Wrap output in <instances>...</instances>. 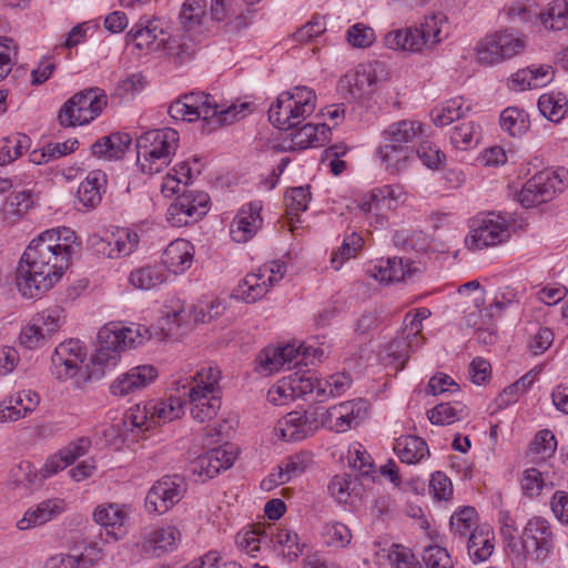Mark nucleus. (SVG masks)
Listing matches in <instances>:
<instances>
[{"label":"nucleus","instance_id":"obj_44","mask_svg":"<svg viewBox=\"0 0 568 568\" xmlns=\"http://www.w3.org/2000/svg\"><path fill=\"white\" fill-rule=\"evenodd\" d=\"M469 410L462 402L442 403L428 410L427 416L434 425H450L467 417Z\"/></svg>","mask_w":568,"mask_h":568},{"label":"nucleus","instance_id":"obj_64","mask_svg":"<svg viewBox=\"0 0 568 568\" xmlns=\"http://www.w3.org/2000/svg\"><path fill=\"white\" fill-rule=\"evenodd\" d=\"M557 449V440L549 429L539 430L531 443V450L541 456V458L550 457Z\"/></svg>","mask_w":568,"mask_h":568},{"label":"nucleus","instance_id":"obj_47","mask_svg":"<svg viewBox=\"0 0 568 568\" xmlns=\"http://www.w3.org/2000/svg\"><path fill=\"white\" fill-rule=\"evenodd\" d=\"M469 111V106H464L462 98H454L446 101L443 105L432 111V119L435 125L445 126L459 120Z\"/></svg>","mask_w":568,"mask_h":568},{"label":"nucleus","instance_id":"obj_43","mask_svg":"<svg viewBox=\"0 0 568 568\" xmlns=\"http://www.w3.org/2000/svg\"><path fill=\"white\" fill-rule=\"evenodd\" d=\"M493 540V532L487 527L474 529L466 539L468 555L471 560L475 562L487 560L494 551Z\"/></svg>","mask_w":568,"mask_h":568},{"label":"nucleus","instance_id":"obj_24","mask_svg":"<svg viewBox=\"0 0 568 568\" xmlns=\"http://www.w3.org/2000/svg\"><path fill=\"white\" fill-rule=\"evenodd\" d=\"M164 57L175 65H182L191 61L196 53V44L191 34L183 32L168 34L160 42Z\"/></svg>","mask_w":568,"mask_h":568},{"label":"nucleus","instance_id":"obj_29","mask_svg":"<svg viewBox=\"0 0 568 568\" xmlns=\"http://www.w3.org/2000/svg\"><path fill=\"white\" fill-rule=\"evenodd\" d=\"M185 404L186 399L182 390L180 393L176 392L175 395H171L166 399L150 402V420L154 425H162L179 419L185 413Z\"/></svg>","mask_w":568,"mask_h":568},{"label":"nucleus","instance_id":"obj_2","mask_svg":"<svg viewBox=\"0 0 568 568\" xmlns=\"http://www.w3.org/2000/svg\"><path fill=\"white\" fill-rule=\"evenodd\" d=\"M253 111L250 102L230 105H220L216 101L204 92H190L181 95L169 106V114L174 120L193 122L203 119L212 129L247 116Z\"/></svg>","mask_w":568,"mask_h":568},{"label":"nucleus","instance_id":"obj_18","mask_svg":"<svg viewBox=\"0 0 568 568\" xmlns=\"http://www.w3.org/2000/svg\"><path fill=\"white\" fill-rule=\"evenodd\" d=\"M165 36L160 19L142 17L126 33V40L141 52L156 53L161 51L160 42Z\"/></svg>","mask_w":568,"mask_h":568},{"label":"nucleus","instance_id":"obj_37","mask_svg":"<svg viewBox=\"0 0 568 568\" xmlns=\"http://www.w3.org/2000/svg\"><path fill=\"white\" fill-rule=\"evenodd\" d=\"M331 128L325 123H306L296 132L291 133L294 145L300 149L317 148L329 140Z\"/></svg>","mask_w":568,"mask_h":568},{"label":"nucleus","instance_id":"obj_60","mask_svg":"<svg viewBox=\"0 0 568 568\" xmlns=\"http://www.w3.org/2000/svg\"><path fill=\"white\" fill-rule=\"evenodd\" d=\"M477 126L473 122L456 125L450 133V142L456 149L466 150L478 141Z\"/></svg>","mask_w":568,"mask_h":568},{"label":"nucleus","instance_id":"obj_19","mask_svg":"<svg viewBox=\"0 0 568 568\" xmlns=\"http://www.w3.org/2000/svg\"><path fill=\"white\" fill-rule=\"evenodd\" d=\"M180 540V530L175 526L166 525L143 529L140 544L146 555L160 557L174 551Z\"/></svg>","mask_w":568,"mask_h":568},{"label":"nucleus","instance_id":"obj_10","mask_svg":"<svg viewBox=\"0 0 568 568\" xmlns=\"http://www.w3.org/2000/svg\"><path fill=\"white\" fill-rule=\"evenodd\" d=\"M568 184V171H542L529 179L518 193V201L525 207H532L550 201Z\"/></svg>","mask_w":568,"mask_h":568},{"label":"nucleus","instance_id":"obj_11","mask_svg":"<svg viewBox=\"0 0 568 568\" xmlns=\"http://www.w3.org/2000/svg\"><path fill=\"white\" fill-rule=\"evenodd\" d=\"M286 273V264L282 261H271L261 266L257 273L247 274L234 291L236 297L246 303H253L263 297L274 284Z\"/></svg>","mask_w":568,"mask_h":568},{"label":"nucleus","instance_id":"obj_27","mask_svg":"<svg viewBox=\"0 0 568 568\" xmlns=\"http://www.w3.org/2000/svg\"><path fill=\"white\" fill-rule=\"evenodd\" d=\"M194 257V246L184 239L172 241L163 252L162 263L166 271L174 274L184 273L191 267Z\"/></svg>","mask_w":568,"mask_h":568},{"label":"nucleus","instance_id":"obj_32","mask_svg":"<svg viewBox=\"0 0 568 568\" xmlns=\"http://www.w3.org/2000/svg\"><path fill=\"white\" fill-rule=\"evenodd\" d=\"M423 133V124L413 120H399L389 124L383 132V142L412 148V143Z\"/></svg>","mask_w":568,"mask_h":568},{"label":"nucleus","instance_id":"obj_53","mask_svg":"<svg viewBox=\"0 0 568 568\" xmlns=\"http://www.w3.org/2000/svg\"><path fill=\"white\" fill-rule=\"evenodd\" d=\"M384 44L393 50L420 51L414 28L396 29L388 32L384 38Z\"/></svg>","mask_w":568,"mask_h":568},{"label":"nucleus","instance_id":"obj_57","mask_svg":"<svg viewBox=\"0 0 568 568\" xmlns=\"http://www.w3.org/2000/svg\"><path fill=\"white\" fill-rule=\"evenodd\" d=\"M507 14L514 22L536 23L538 22L539 7L530 0H519L508 8Z\"/></svg>","mask_w":568,"mask_h":568},{"label":"nucleus","instance_id":"obj_34","mask_svg":"<svg viewBox=\"0 0 568 568\" xmlns=\"http://www.w3.org/2000/svg\"><path fill=\"white\" fill-rule=\"evenodd\" d=\"M358 209L364 214L373 215L376 227H384L387 224L386 212L393 210L381 187L373 189L365 194L359 201Z\"/></svg>","mask_w":568,"mask_h":568},{"label":"nucleus","instance_id":"obj_35","mask_svg":"<svg viewBox=\"0 0 568 568\" xmlns=\"http://www.w3.org/2000/svg\"><path fill=\"white\" fill-rule=\"evenodd\" d=\"M409 267L400 257L379 260L367 267V273L379 282H399L409 273Z\"/></svg>","mask_w":568,"mask_h":568},{"label":"nucleus","instance_id":"obj_40","mask_svg":"<svg viewBox=\"0 0 568 568\" xmlns=\"http://www.w3.org/2000/svg\"><path fill=\"white\" fill-rule=\"evenodd\" d=\"M132 138L128 133H112L92 144V153L99 158L119 159L128 150Z\"/></svg>","mask_w":568,"mask_h":568},{"label":"nucleus","instance_id":"obj_52","mask_svg":"<svg viewBox=\"0 0 568 568\" xmlns=\"http://www.w3.org/2000/svg\"><path fill=\"white\" fill-rule=\"evenodd\" d=\"M271 534L272 531H267V528L256 526L251 530L239 532L236 544L242 550L254 556V552L260 551L263 545L268 547L267 539Z\"/></svg>","mask_w":568,"mask_h":568},{"label":"nucleus","instance_id":"obj_5","mask_svg":"<svg viewBox=\"0 0 568 568\" xmlns=\"http://www.w3.org/2000/svg\"><path fill=\"white\" fill-rule=\"evenodd\" d=\"M179 133L171 128L151 130L136 140V163L145 174L161 172L171 163L179 145Z\"/></svg>","mask_w":568,"mask_h":568},{"label":"nucleus","instance_id":"obj_54","mask_svg":"<svg viewBox=\"0 0 568 568\" xmlns=\"http://www.w3.org/2000/svg\"><path fill=\"white\" fill-rule=\"evenodd\" d=\"M29 139L24 134H14L3 139L0 146V164L4 165L17 160L28 149Z\"/></svg>","mask_w":568,"mask_h":568},{"label":"nucleus","instance_id":"obj_39","mask_svg":"<svg viewBox=\"0 0 568 568\" xmlns=\"http://www.w3.org/2000/svg\"><path fill=\"white\" fill-rule=\"evenodd\" d=\"M394 452L402 463L417 464L429 455L426 442L418 436H402L394 444Z\"/></svg>","mask_w":568,"mask_h":568},{"label":"nucleus","instance_id":"obj_42","mask_svg":"<svg viewBox=\"0 0 568 568\" xmlns=\"http://www.w3.org/2000/svg\"><path fill=\"white\" fill-rule=\"evenodd\" d=\"M311 462V454L306 452H302L288 457L287 460L284 463V466L280 467L277 478H270L267 480H263L262 487L270 489L271 484L273 483L276 485H283L290 481L293 477L302 475L307 469Z\"/></svg>","mask_w":568,"mask_h":568},{"label":"nucleus","instance_id":"obj_17","mask_svg":"<svg viewBox=\"0 0 568 568\" xmlns=\"http://www.w3.org/2000/svg\"><path fill=\"white\" fill-rule=\"evenodd\" d=\"M321 426L318 412H291L280 419L275 433L286 442H300L314 434Z\"/></svg>","mask_w":568,"mask_h":568},{"label":"nucleus","instance_id":"obj_25","mask_svg":"<svg viewBox=\"0 0 568 568\" xmlns=\"http://www.w3.org/2000/svg\"><path fill=\"white\" fill-rule=\"evenodd\" d=\"M406 327L403 326L398 335L385 347L383 361L385 365H392L395 371L403 369L409 354L420 347L423 336L410 338L406 336Z\"/></svg>","mask_w":568,"mask_h":568},{"label":"nucleus","instance_id":"obj_7","mask_svg":"<svg viewBox=\"0 0 568 568\" xmlns=\"http://www.w3.org/2000/svg\"><path fill=\"white\" fill-rule=\"evenodd\" d=\"M554 544L550 524L541 517H534L528 520L521 534L511 544L508 556L519 566L528 559L545 561L552 551Z\"/></svg>","mask_w":568,"mask_h":568},{"label":"nucleus","instance_id":"obj_15","mask_svg":"<svg viewBox=\"0 0 568 568\" xmlns=\"http://www.w3.org/2000/svg\"><path fill=\"white\" fill-rule=\"evenodd\" d=\"M367 404L363 399L347 400L318 413L321 426L344 433L357 426L366 416Z\"/></svg>","mask_w":568,"mask_h":568},{"label":"nucleus","instance_id":"obj_59","mask_svg":"<svg viewBox=\"0 0 568 568\" xmlns=\"http://www.w3.org/2000/svg\"><path fill=\"white\" fill-rule=\"evenodd\" d=\"M323 536L328 546L336 548H344L352 540L349 528L339 521L327 523L323 528Z\"/></svg>","mask_w":568,"mask_h":568},{"label":"nucleus","instance_id":"obj_50","mask_svg":"<svg viewBox=\"0 0 568 568\" xmlns=\"http://www.w3.org/2000/svg\"><path fill=\"white\" fill-rule=\"evenodd\" d=\"M363 244L364 240L359 234L352 232L351 234L345 235L342 245L332 253V268L335 271L341 270L344 262L356 256L357 252L363 247Z\"/></svg>","mask_w":568,"mask_h":568},{"label":"nucleus","instance_id":"obj_61","mask_svg":"<svg viewBox=\"0 0 568 568\" xmlns=\"http://www.w3.org/2000/svg\"><path fill=\"white\" fill-rule=\"evenodd\" d=\"M423 561L427 568H454L447 549L438 545H428L424 548Z\"/></svg>","mask_w":568,"mask_h":568},{"label":"nucleus","instance_id":"obj_38","mask_svg":"<svg viewBox=\"0 0 568 568\" xmlns=\"http://www.w3.org/2000/svg\"><path fill=\"white\" fill-rule=\"evenodd\" d=\"M538 23L549 31L568 28V0H554L544 9H539Z\"/></svg>","mask_w":568,"mask_h":568},{"label":"nucleus","instance_id":"obj_12","mask_svg":"<svg viewBox=\"0 0 568 568\" xmlns=\"http://www.w3.org/2000/svg\"><path fill=\"white\" fill-rule=\"evenodd\" d=\"M510 236L509 224L505 217L494 213L475 219L465 244L470 250H481L505 242Z\"/></svg>","mask_w":568,"mask_h":568},{"label":"nucleus","instance_id":"obj_16","mask_svg":"<svg viewBox=\"0 0 568 568\" xmlns=\"http://www.w3.org/2000/svg\"><path fill=\"white\" fill-rule=\"evenodd\" d=\"M85 357V347L80 341L60 343L51 357V372L60 381L72 378L79 373Z\"/></svg>","mask_w":568,"mask_h":568},{"label":"nucleus","instance_id":"obj_62","mask_svg":"<svg viewBox=\"0 0 568 568\" xmlns=\"http://www.w3.org/2000/svg\"><path fill=\"white\" fill-rule=\"evenodd\" d=\"M222 470V464H217L211 450L199 456L191 463V471L197 474L204 479H210L216 476Z\"/></svg>","mask_w":568,"mask_h":568},{"label":"nucleus","instance_id":"obj_6","mask_svg":"<svg viewBox=\"0 0 568 568\" xmlns=\"http://www.w3.org/2000/svg\"><path fill=\"white\" fill-rule=\"evenodd\" d=\"M316 94L307 87L282 92L268 109L270 122L280 130L298 126L315 110Z\"/></svg>","mask_w":568,"mask_h":568},{"label":"nucleus","instance_id":"obj_51","mask_svg":"<svg viewBox=\"0 0 568 568\" xmlns=\"http://www.w3.org/2000/svg\"><path fill=\"white\" fill-rule=\"evenodd\" d=\"M500 126L511 136H521L529 128V115L524 110L507 108L500 114Z\"/></svg>","mask_w":568,"mask_h":568},{"label":"nucleus","instance_id":"obj_33","mask_svg":"<svg viewBox=\"0 0 568 568\" xmlns=\"http://www.w3.org/2000/svg\"><path fill=\"white\" fill-rule=\"evenodd\" d=\"M445 23V16L437 13L425 17L420 26L414 28L420 51L425 47L432 48L444 40L446 37L443 30Z\"/></svg>","mask_w":568,"mask_h":568},{"label":"nucleus","instance_id":"obj_28","mask_svg":"<svg viewBox=\"0 0 568 568\" xmlns=\"http://www.w3.org/2000/svg\"><path fill=\"white\" fill-rule=\"evenodd\" d=\"M105 187L106 174L101 170L90 171L78 187L77 197L79 204L84 210L97 207L102 200V193L105 192Z\"/></svg>","mask_w":568,"mask_h":568},{"label":"nucleus","instance_id":"obj_20","mask_svg":"<svg viewBox=\"0 0 568 568\" xmlns=\"http://www.w3.org/2000/svg\"><path fill=\"white\" fill-rule=\"evenodd\" d=\"M383 64L379 62L361 64L354 72L341 79L342 88L347 89L353 99H362L374 91L379 81L378 73H383Z\"/></svg>","mask_w":568,"mask_h":568},{"label":"nucleus","instance_id":"obj_48","mask_svg":"<svg viewBox=\"0 0 568 568\" xmlns=\"http://www.w3.org/2000/svg\"><path fill=\"white\" fill-rule=\"evenodd\" d=\"M311 201L310 186L292 187L285 193L286 216L291 223L298 221L300 213L308 207Z\"/></svg>","mask_w":568,"mask_h":568},{"label":"nucleus","instance_id":"obj_31","mask_svg":"<svg viewBox=\"0 0 568 568\" xmlns=\"http://www.w3.org/2000/svg\"><path fill=\"white\" fill-rule=\"evenodd\" d=\"M94 521L106 530V535L113 540H118L124 535V523L126 513L118 504L100 505L93 513Z\"/></svg>","mask_w":568,"mask_h":568},{"label":"nucleus","instance_id":"obj_23","mask_svg":"<svg viewBox=\"0 0 568 568\" xmlns=\"http://www.w3.org/2000/svg\"><path fill=\"white\" fill-rule=\"evenodd\" d=\"M40 405V395L32 389L14 390L7 395L0 406L8 423H14L30 416Z\"/></svg>","mask_w":568,"mask_h":568},{"label":"nucleus","instance_id":"obj_8","mask_svg":"<svg viewBox=\"0 0 568 568\" xmlns=\"http://www.w3.org/2000/svg\"><path fill=\"white\" fill-rule=\"evenodd\" d=\"M108 98L100 88L75 93L61 106L58 120L62 126L83 125L95 119L106 105Z\"/></svg>","mask_w":568,"mask_h":568},{"label":"nucleus","instance_id":"obj_45","mask_svg":"<svg viewBox=\"0 0 568 568\" xmlns=\"http://www.w3.org/2000/svg\"><path fill=\"white\" fill-rule=\"evenodd\" d=\"M450 532L464 542L477 526V511L474 507L467 506L456 510L449 521Z\"/></svg>","mask_w":568,"mask_h":568},{"label":"nucleus","instance_id":"obj_22","mask_svg":"<svg viewBox=\"0 0 568 568\" xmlns=\"http://www.w3.org/2000/svg\"><path fill=\"white\" fill-rule=\"evenodd\" d=\"M158 378L153 365H139L120 375L111 385L110 392L115 396H125L145 388Z\"/></svg>","mask_w":568,"mask_h":568},{"label":"nucleus","instance_id":"obj_26","mask_svg":"<svg viewBox=\"0 0 568 568\" xmlns=\"http://www.w3.org/2000/svg\"><path fill=\"white\" fill-rule=\"evenodd\" d=\"M65 509V503L60 498L47 499L38 505L30 507L22 519L17 524L20 530H27L32 527L44 525L62 514Z\"/></svg>","mask_w":568,"mask_h":568},{"label":"nucleus","instance_id":"obj_9","mask_svg":"<svg viewBox=\"0 0 568 568\" xmlns=\"http://www.w3.org/2000/svg\"><path fill=\"white\" fill-rule=\"evenodd\" d=\"M525 49V40L507 30L486 36L476 45V60L481 65H494L514 58Z\"/></svg>","mask_w":568,"mask_h":568},{"label":"nucleus","instance_id":"obj_3","mask_svg":"<svg viewBox=\"0 0 568 568\" xmlns=\"http://www.w3.org/2000/svg\"><path fill=\"white\" fill-rule=\"evenodd\" d=\"M151 337L150 328L140 324L103 326L98 332L99 347L91 357L92 374L103 375L106 369L116 365L120 352L138 347Z\"/></svg>","mask_w":568,"mask_h":568},{"label":"nucleus","instance_id":"obj_14","mask_svg":"<svg viewBox=\"0 0 568 568\" xmlns=\"http://www.w3.org/2000/svg\"><path fill=\"white\" fill-rule=\"evenodd\" d=\"M186 491V483L179 475L163 476L149 489L145 509L149 514L162 515L178 504Z\"/></svg>","mask_w":568,"mask_h":568},{"label":"nucleus","instance_id":"obj_63","mask_svg":"<svg viewBox=\"0 0 568 568\" xmlns=\"http://www.w3.org/2000/svg\"><path fill=\"white\" fill-rule=\"evenodd\" d=\"M414 152L423 164L429 169H438L445 159V154L429 141L420 142Z\"/></svg>","mask_w":568,"mask_h":568},{"label":"nucleus","instance_id":"obj_21","mask_svg":"<svg viewBox=\"0 0 568 568\" xmlns=\"http://www.w3.org/2000/svg\"><path fill=\"white\" fill-rule=\"evenodd\" d=\"M262 203L250 202L241 207L231 223L230 234L234 242L246 243L258 231L262 224Z\"/></svg>","mask_w":568,"mask_h":568},{"label":"nucleus","instance_id":"obj_55","mask_svg":"<svg viewBox=\"0 0 568 568\" xmlns=\"http://www.w3.org/2000/svg\"><path fill=\"white\" fill-rule=\"evenodd\" d=\"M205 0H185L180 11V20L185 30L200 26L205 13Z\"/></svg>","mask_w":568,"mask_h":568},{"label":"nucleus","instance_id":"obj_4","mask_svg":"<svg viewBox=\"0 0 568 568\" xmlns=\"http://www.w3.org/2000/svg\"><path fill=\"white\" fill-rule=\"evenodd\" d=\"M217 367H202L194 375L179 377L173 382L175 392H183L190 404L191 416L199 423L212 420L221 408V398L215 388L220 381Z\"/></svg>","mask_w":568,"mask_h":568},{"label":"nucleus","instance_id":"obj_49","mask_svg":"<svg viewBox=\"0 0 568 568\" xmlns=\"http://www.w3.org/2000/svg\"><path fill=\"white\" fill-rule=\"evenodd\" d=\"M351 385L352 378L348 374H332L322 383H317V400L322 402L328 396H342L349 389Z\"/></svg>","mask_w":568,"mask_h":568},{"label":"nucleus","instance_id":"obj_41","mask_svg":"<svg viewBox=\"0 0 568 568\" xmlns=\"http://www.w3.org/2000/svg\"><path fill=\"white\" fill-rule=\"evenodd\" d=\"M166 278V270L162 265H144L133 270L129 275L130 284L143 291L160 286Z\"/></svg>","mask_w":568,"mask_h":568},{"label":"nucleus","instance_id":"obj_36","mask_svg":"<svg viewBox=\"0 0 568 568\" xmlns=\"http://www.w3.org/2000/svg\"><path fill=\"white\" fill-rule=\"evenodd\" d=\"M267 531H272L268 536V547L277 550L281 547L282 552L290 559L294 560L303 552L304 545L300 542L298 535L285 528L268 526Z\"/></svg>","mask_w":568,"mask_h":568},{"label":"nucleus","instance_id":"obj_56","mask_svg":"<svg viewBox=\"0 0 568 568\" xmlns=\"http://www.w3.org/2000/svg\"><path fill=\"white\" fill-rule=\"evenodd\" d=\"M33 321L37 327L42 329L48 336L58 331L64 322V311L60 306L43 310L39 312Z\"/></svg>","mask_w":568,"mask_h":568},{"label":"nucleus","instance_id":"obj_46","mask_svg":"<svg viewBox=\"0 0 568 568\" xmlns=\"http://www.w3.org/2000/svg\"><path fill=\"white\" fill-rule=\"evenodd\" d=\"M139 235L129 229H116L110 232V242L113 250L111 258H121L131 255L139 245Z\"/></svg>","mask_w":568,"mask_h":568},{"label":"nucleus","instance_id":"obj_13","mask_svg":"<svg viewBox=\"0 0 568 568\" xmlns=\"http://www.w3.org/2000/svg\"><path fill=\"white\" fill-rule=\"evenodd\" d=\"M210 196L203 191L185 190L169 206L168 222L175 227L185 226L202 219L209 210Z\"/></svg>","mask_w":568,"mask_h":568},{"label":"nucleus","instance_id":"obj_58","mask_svg":"<svg viewBox=\"0 0 568 568\" xmlns=\"http://www.w3.org/2000/svg\"><path fill=\"white\" fill-rule=\"evenodd\" d=\"M78 140L75 139L67 140L64 142L49 143L47 146L42 149L41 153H32L33 162L42 163L61 158L63 155L72 153L75 149H78Z\"/></svg>","mask_w":568,"mask_h":568},{"label":"nucleus","instance_id":"obj_1","mask_svg":"<svg viewBox=\"0 0 568 568\" xmlns=\"http://www.w3.org/2000/svg\"><path fill=\"white\" fill-rule=\"evenodd\" d=\"M75 233L68 229H52L32 240L17 267L19 292L27 298L42 295L54 286L69 267Z\"/></svg>","mask_w":568,"mask_h":568},{"label":"nucleus","instance_id":"obj_30","mask_svg":"<svg viewBox=\"0 0 568 568\" xmlns=\"http://www.w3.org/2000/svg\"><path fill=\"white\" fill-rule=\"evenodd\" d=\"M376 154L387 172L397 174L408 168L414 160L415 152L413 148L382 142Z\"/></svg>","mask_w":568,"mask_h":568}]
</instances>
